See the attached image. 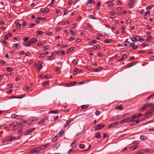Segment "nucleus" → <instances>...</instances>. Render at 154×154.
Returning <instances> with one entry per match:
<instances>
[{
  "label": "nucleus",
  "instance_id": "4",
  "mask_svg": "<svg viewBox=\"0 0 154 154\" xmlns=\"http://www.w3.org/2000/svg\"><path fill=\"white\" fill-rule=\"evenodd\" d=\"M95 2L93 0H88V2L85 4V6L87 7H91L92 6V4H94Z\"/></svg>",
  "mask_w": 154,
  "mask_h": 154
},
{
  "label": "nucleus",
  "instance_id": "28",
  "mask_svg": "<svg viewBox=\"0 0 154 154\" xmlns=\"http://www.w3.org/2000/svg\"><path fill=\"white\" fill-rule=\"evenodd\" d=\"M131 41L133 42H136L137 41H138V39L135 37H133L131 38Z\"/></svg>",
  "mask_w": 154,
  "mask_h": 154
},
{
  "label": "nucleus",
  "instance_id": "51",
  "mask_svg": "<svg viewBox=\"0 0 154 154\" xmlns=\"http://www.w3.org/2000/svg\"><path fill=\"white\" fill-rule=\"evenodd\" d=\"M4 5L2 2H0V9H2L4 8Z\"/></svg>",
  "mask_w": 154,
  "mask_h": 154
},
{
  "label": "nucleus",
  "instance_id": "3",
  "mask_svg": "<svg viewBox=\"0 0 154 154\" xmlns=\"http://www.w3.org/2000/svg\"><path fill=\"white\" fill-rule=\"evenodd\" d=\"M37 120L38 119L37 118H34L30 119L25 122L26 123L28 124H30L36 122Z\"/></svg>",
  "mask_w": 154,
  "mask_h": 154
},
{
  "label": "nucleus",
  "instance_id": "26",
  "mask_svg": "<svg viewBox=\"0 0 154 154\" xmlns=\"http://www.w3.org/2000/svg\"><path fill=\"white\" fill-rule=\"evenodd\" d=\"M76 143V142L74 141L71 143V146L72 148H74L76 146L75 145Z\"/></svg>",
  "mask_w": 154,
  "mask_h": 154
},
{
  "label": "nucleus",
  "instance_id": "21",
  "mask_svg": "<svg viewBox=\"0 0 154 154\" xmlns=\"http://www.w3.org/2000/svg\"><path fill=\"white\" fill-rule=\"evenodd\" d=\"M32 44L30 41H29L27 43L24 44V46L26 47H29Z\"/></svg>",
  "mask_w": 154,
  "mask_h": 154
},
{
  "label": "nucleus",
  "instance_id": "44",
  "mask_svg": "<svg viewBox=\"0 0 154 154\" xmlns=\"http://www.w3.org/2000/svg\"><path fill=\"white\" fill-rule=\"evenodd\" d=\"M19 137H12L10 136V140H16Z\"/></svg>",
  "mask_w": 154,
  "mask_h": 154
},
{
  "label": "nucleus",
  "instance_id": "27",
  "mask_svg": "<svg viewBox=\"0 0 154 154\" xmlns=\"http://www.w3.org/2000/svg\"><path fill=\"white\" fill-rule=\"evenodd\" d=\"M147 106L146 104L143 105V106L140 108V109L142 111H143L145 110V109L147 108Z\"/></svg>",
  "mask_w": 154,
  "mask_h": 154
},
{
  "label": "nucleus",
  "instance_id": "57",
  "mask_svg": "<svg viewBox=\"0 0 154 154\" xmlns=\"http://www.w3.org/2000/svg\"><path fill=\"white\" fill-rule=\"evenodd\" d=\"M57 136H55L54 138L52 139V141L53 142H55L57 140Z\"/></svg>",
  "mask_w": 154,
  "mask_h": 154
},
{
  "label": "nucleus",
  "instance_id": "53",
  "mask_svg": "<svg viewBox=\"0 0 154 154\" xmlns=\"http://www.w3.org/2000/svg\"><path fill=\"white\" fill-rule=\"evenodd\" d=\"M100 114V111H97L95 112V114L97 116H99Z\"/></svg>",
  "mask_w": 154,
  "mask_h": 154
},
{
  "label": "nucleus",
  "instance_id": "12",
  "mask_svg": "<svg viewBox=\"0 0 154 154\" xmlns=\"http://www.w3.org/2000/svg\"><path fill=\"white\" fill-rule=\"evenodd\" d=\"M11 117L15 119H19L21 118V116L20 115H17L15 114H13L11 115Z\"/></svg>",
  "mask_w": 154,
  "mask_h": 154
},
{
  "label": "nucleus",
  "instance_id": "9",
  "mask_svg": "<svg viewBox=\"0 0 154 154\" xmlns=\"http://www.w3.org/2000/svg\"><path fill=\"white\" fill-rule=\"evenodd\" d=\"M115 108L116 109H119L120 110H122L123 109V106L121 104L116 105Z\"/></svg>",
  "mask_w": 154,
  "mask_h": 154
},
{
  "label": "nucleus",
  "instance_id": "64",
  "mask_svg": "<svg viewBox=\"0 0 154 154\" xmlns=\"http://www.w3.org/2000/svg\"><path fill=\"white\" fill-rule=\"evenodd\" d=\"M2 43L5 46H7V42L5 40H3Z\"/></svg>",
  "mask_w": 154,
  "mask_h": 154
},
{
  "label": "nucleus",
  "instance_id": "23",
  "mask_svg": "<svg viewBox=\"0 0 154 154\" xmlns=\"http://www.w3.org/2000/svg\"><path fill=\"white\" fill-rule=\"evenodd\" d=\"M89 106V105H88V104L84 105L81 106L80 107L81 108V109H84L87 108Z\"/></svg>",
  "mask_w": 154,
  "mask_h": 154
},
{
  "label": "nucleus",
  "instance_id": "56",
  "mask_svg": "<svg viewBox=\"0 0 154 154\" xmlns=\"http://www.w3.org/2000/svg\"><path fill=\"white\" fill-rule=\"evenodd\" d=\"M45 122L42 119L38 123V125L42 124L44 123Z\"/></svg>",
  "mask_w": 154,
  "mask_h": 154
},
{
  "label": "nucleus",
  "instance_id": "40",
  "mask_svg": "<svg viewBox=\"0 0 154 154\" xmlns=\"http://www.w3.org/2000/svg\"><path fill=\"white\" fill-rule=\"evenodd\" d=\"M134 36L135 37H137V38H138V41H140L141 42H142L144 40V39L143 38H140L137 37L136 35H135Z\"/></svg>",
  "mask_w": 154,
  "mask_h": 154
},
{
  "label": "nucleus",
  "instance_id": "46",
  "mask_svg": "<svg viewBox=\"0 0 154 154\" xmlns=\"http://www.w3.org/2000/svg\"><path fill=\"white\" fill-rule=\"evenodd\" d=\"M100 46L99 45H97L96 46H94L93 47V48H94V49L95 50H96L97 49H99L100 48Z\"/></svg>",
  "mask_w": 154,
  "mask_h": 154
},
{
  "label": "nucleus",
  "instance_id": "7",
  "mask_svg": "<svg viewBox=\"0 0 154 154\" xmlns=\"http://www.w3.org/2000/svg\"><path fill=\"white\" fill-rule=\"evenodd\" d=\"M35 129L34 128H31L26 131L24 133V134L25 135H27L31 133L32 131Z\"/></svg>",
  "mask_w": 154,
  "mask_h": 154
},
{
  "label": "nucleus",
  "instance_id": "63",
  "mask_svg": "<svg viewBox=\"0 0 154 154\" xmlns=\"http://www.w3.org/2000/svg\"><path fill=\"white\" fill-rule=\"evenodd\" d=\"M75 38L74 37H71L69 38V40L70 41H72L74 40Z\"/></svg>",
  "mask_w": 154,
  "mask_h": 154
},
{
  "label": "nucleus",
  "instance_id": "32",
  "mask_svg": "<svg viewBox=\"0 0 154 154\" xmlns=\"http://www.w3.org/2000/svg\"><path fill=\"white\" fill-rule=\"evenodd\" d=\"M36 33L39 35H41L43 33V32L42 31H39L37 30L36 31Z\"/></svg>",
  "mask_w": 154,
  "mask_h": 154
},
{
  "label": "nucleus",
  "instance_id": "19",
  "mask_svg": "<svg viewBox=\"0 0 154 154\" xmlns=\"http://www.w3.org/2000/svg\"><path fill=\"white\" fill-rule=\"evenodd\" d=\"M138 147V146L137 145H133L131 147L130 149L131 150H134L137 148Z\"/></svg>",
  "mask_w": 154,
  "mask_h": 154
},
{
  "label": "nucleus",
  "instance_id": "15",
  "mask_svg": "<svg viewBox=\"0 0 154 154\" xmlns=\"http://www.w3.org/2000/svg\"><path fill=\"white\" fill-rule=\"evenodd\" d=\"M40 76L42 78H45V79H48L50 77V75H45L43 74H41V75Z\"/></svg>",
  "mask_w": 154,
  "mask_h": 154
},
{
  "label": "nucleus",
  "instance_id": "48",
  "mask_svg": "<svg viewBox=\"0 0 154 154\" xmlns=\"http://www.w3.org/2000/svg\"><path fill=\"white\" fill-rule=\"evenodd\" d=\"M88 17L89 19H97L94 17L93 15H89L88 16Z\"/></svg>",
  "mask_w": 154,
  "mask_h": 154
},
{
  "label": "nucleus",
  "instance_id": "50",
  "mask_svg": "<svg viewBox=\"0 0 154 154\" xmlns=\"http://www.w3.org/2000/svg\"><path fill=\"white\" fill-rule=\"evenodd\" d=\"M91 27V26L90 25V24H88L86 26H85L84 27V29H85V30H86L87 29V28H89V27Z\"/></svg>",
  "mask_w": 154,
  "mask_h": 154
},
{
  "label": "nucleus",
  "instance_id": "1",
  "mask_svg": "<svg viewBox=\"0 0 154 154\" xmlns=\"http://www.w3.org/2000/svg\"><path fill=\"white\" fill-rule=\"evenodd\" d=\"M125 116V115H118L117 116H115L112 118H111L110 121V122H113L115 121H117L120 120L122 118H123Z\"/></svg>",
  "mask_w": 154,
  "mask_h": 154
},
{
  "label": "nucleus",
  "instance_id": "33",
  "mask_svg": "<svg viewBox=\"0 0 154 154\" xmlns=\"http://www.w3.org/2000/svg\"><path fill=\"white\" fill-rule=\"evenodd\" d=\"M9 37H10V32L8 33L5 35L4 38L5 40H6Z\"/></svg>",
  "mask_w": 154,
  "mask_h": 154
},
{
  "label": "nucleus",
  "instance_id": "5",
  "mask_svg": "<svg viewBox=\"0 0 154 154\" xmlns=\"http://www.w3.org/2000/svg\"><path fill=\"white\" fill-rule=\"evenodd\" d=\"M105 126L104 124H99L95 126V128L94 130L95 131L100 130L104 128Z\"/></svg>",
  "mask_w": 154,
  "mask_h": 154
},
{
  "label": "nucleus",
  "instance_id": "45",
  "mask_svg": "<svg viewBox=\"0 0 154 154\" xmlns=\"http://www.w3.org/2000/svg\"><path fill=\"white\" fill-rule=\"evenodd\" d=\"M138 115L137 114H135L134 115H133L132 116V117L133 119V120H134L135 118H139V116H138Z\"/></svg>",
  "mask_w": 154,
  "mask_h": 154
},
{
  "label": "nucleus",
  "instance_id": "61",
  "mask_svg": "<svg viewBox=\"0 0 154 154\" xmlns=\"http://www.w3.org/2000/svg\"><path fill=\"white\" fill-rule=\"evenodd\" d=\"M152 8V6L151 5H149L146 8V10H150Z\"/></svg>",
  "mask_w": 154,
  "mask_h": 154
},
{
  "label": "nucleus",
  "instance_id": "60",
  "mask_svg": "<svg viewBox=\"0 0 154 154\" xmlns=\"http://www.w3.org/2000/svg\"><path fill=\"white\" fill-rule=\"evenodd\" d=\"M48 81H45L42 83V85L43 86L46 85L48 84Z\"/></svg>",
  "mask_w": 154,
  "mask_h": 154
},
{
  "label": "nucleus",
  "instance_id": "36",
  "mask_svg": "<svg viewBox=\"0 0 154 154\" xmlns=\"http://www.w3.org/2000/svg\"><path fill=\"white\" fill-rule=\"evenodd\" d=\"M49 114L51 113L52 114H55V113H58V112L57 111L53 110L49 112L48 113Z\"/></svg>",
  "mask_w": 154,
  "mask_h": 154
},
{
  "label": "nucleus",
  "instance_id": "29",
  "mask_svg": "<svg viewBox=\"0 0 154 154\" xmlns=\"http://www.w3.org/2000/svg\"><path fill=\"white\" fill-rule=\"evenodd\" d=\"M147 38L146 39V41L148 42L150 41L152 36L150 35H149L147 36Z\"/></svg>",
  "mask_w": 154,
  "mask_h": 154
},
{
  "label": "nucleus",
  "instance_id": "34",
  "mask_svg": "<svg viewBox=\"0 0 154 154\" xmlns=\"http://www.w3.org/2000/svg\"><path fill=\"white\" fill-rule=\"evenodd\" d=\"M103 69V67H100L99 68H96L94 69V71L95 72H98L100 71L102 69Z\"/></svg>",
  "mask_w": 154,
  "mask_h": 154
},
{
  "label": "nucleus",
  "instance_id": "39",
  "mask_svg": "<svg viewBox=\"0 0 154 154\" xmlns=\"http://www.w3.org/2000/svg\"><path fill=\"white\" fill-rule=\"evenodd\" d=\"M75 150L72 149H70L69 151L68 152V153L69 154H71L72 153L74 152Z\"/></svg>",
  "mask_w": 154,
  "mask_h": 154
},
{
  "label": "nucleus",
  "instance_id": "38",
  "mask_svg": "<svg viewBox=\"0 0 154 154\" xmlns=\"http://www.w3.org/2000/svg\"><path fill=\"white\" fill-rule=\"evenodd\" d=\"M6 64V63L5 61L4 60H0V64H1L2 65H4L5 66H6V65L5 64Z\"/></svg>",
  "mask_w": 154,
  "mask_h": 154
},
{
  "label": "nucleus",
  "instance_id": "31",
  "mask_svg": "<svg viewBox=\"0 0 154 154\" xmlns=\"http://www.w3.org/2000/svg\"><path fill=\"white\" fill-rule=\"evenodd\" d=\"M18 43H15L13 44V48L14 49H16L18 46Z\"/></svg>",
  "mask_w": 154,
  "mask_h": 154
},
{
  "label": "nucleus",
  "instance_id": "37",
  "mask_svg": "<svg viewBox=\"0 0 154 154\" xmlns=\"http://www.w3.org/2000/svg\"><path fill=\"white\" fill-rule=\"evenodd\" d=\"M45 56L44 53H42L39 54L38 55V57L39 58H41L44 57Z\"/></svg>",
  "mask_w": 154,
  "mask_h": 154
},
{
  "label": "nucleus",
  "instance_id": "30",
  "mask_svg": "<svg viewBox=\"0 0 154 154\" xmlns=\"http://www.w3.org/2000/svg\"><path fill=\"white\" fill-rule=\"evenodd\" d=\"M64 132V131L63 130H62L59 133V137H61Z\"/></svg>",
  "mask_w": 154,
  "mask_h": 154
},
{
  "label": "nucleus",
  "instance_id": "59",
  "mask_svg": "<svg viewBox=\"0 0 154 154\" xmlns=\"http://www.w3.org/2000/svg\"><path fill=\"white\" fill-rule=\"evenodd\" d=\"M69 32H70V33L72 35H74L75 34L74 32L71 30H70L69 31Z\"/></svg>",
  "mask_w": 154,
  "mask_h": 154
},
{
  "label": "nucleus",
  "instance_id": "54",
  "mask_svg": "<svg viewBox=\"0 0 154 154\" xmlns=\"http://www.w3.org/2000/svg\"><path fill=\"white\" fill-rule=\"evenodd\" d=\"M126 122H127V120L126 119H124L122 121H121L120 122V123L122 124V123H125Z\"/></svg>",
  "mask_w": 154,
  "mask_h": 154
},
{
  "label": "nucleus",
  "instance_id": "49",
  "mask_svg": "<svg viewBox=\"0 0 154 154\" xmlns=\"http://www.w3.org/2000/svg\"><path fill=\"white\" fill-rule=\"evenodd\" d=\"M79 147L81 149H83L85 148V145L84 144H80L79 145Z\"/></svg>",
  "mask_w": 154,
  "mask_h": 154
},
{
  "label": "nucleus",
  "instance_id": "42",
  "mask_svg": "<svg viewBox=\"0 0 154 154\" xmlns=\"http://www.w3.org/2000/svg\"><path fill=\"white\" fill-rule=\"evenodd\" d=\"M76 84V82H72L70 83V84L71 86H73L75 85Z\"/></svg>",
  "mask_w": 154,
  "mask_h": 154
},
{
  "label": "nucleus",
  "instance_id": "43",
  "mask_svg": "<svg viewBox=\"0 0 154 154\" xmlns=\"http://www.w3.org/2000/svg\"><path fill=\"white\" fill-rule=\"evenodd\" d=\"M21 26V24H20L18 23H17L16 24V29H18Z\"/></svg>",
  "mask_w": 154,
  "mask_h": 154
},
{
  "label": "nucleus",
  "instance_id": "52",
  "mask_svg": "<svg viewBox=\"0 0 154 154\" xmlns=\"http://www.w3.org/2000/svg\"><path fill=\"white\" fill-rule=\"evenodd\" d=\"M29 36L24 37L23 38V40L24 41L26 42L29 39Z\"/></svg>",
  "mask_w": 154,
  "mask_h": 154
},
{
  "label": "nucleus",
  "instance_id": "17",
  "mask_svg": "<svg viewBox=\"0 0 154 154\" xmlns=\"http://www.w3.org/2000/svg\"><path fill=\"white\" fill-rule=\"evenodd\" d=\"M74 48L73 47H72L67 49L66 52L67 54L69 53L70 52L72 51L74 49Z\"/></svg>",
  "mask_w": 154,
  "mask_h": 154
},
{
  "label": "nucleus",
  "instance_id": "25",
  "mask_svg": "<svg viewBox=\"0 0 154 154\" xmlns=\"http://www.w3.org/2000/svg\"><path fill=\"white\" fill-rule=\"evenodd\" d=\"M60 146V144L58 143L57 144L53 146V148L54 149H57L58 148V147Z\"/></svg>",
  "mask_w": 154,
  "mask_h": 154
},
{
  "label": "nucleus",
  "instance_id": "22",
  "mask_svg": "<svg viewBox=\"0 0 154 154\" xmlns=\"http://www.w3.org/2000/svg\"><path fill=\"white\" fill-rule=\"evenodd\" d=\"M72 121L71 120H68L64 124L63 127L64 128L66 127Z\"/></svg>",
  "mask_w": 154,
  "mask_h": 154
},
{
  "label": "nucleus",
  "instance_id": "6",
  "mask_svg": "<svg viewBox=\"0 0 154 154\" xmlns=\"http://www.w3.org/2000/svg\"><path fill=\"white\" fill-rule=\"evenodd\" d=\"M41 149V147L39 146L38 147H35L32 149L30 150V152L31 153H33L37 152L40 151Z\"/></svg>",
  "mask_w": 154,
  "mask_h": 154
},
{
  "label": "nucleus",
  "instance_id": "62",
  "mask_svg": "<svg viewBox=\"0 0 154 154\" xmlns=\"http://www.w3.org/2000/svg\"><path fill=\"white\" fill-rule=\"evenodd\" d=\"M143 150H141L140 151L138 152H137L136 153V154H142L143 153Z\"/></svg>",
  "mask_w": 154,
  "mask_h": 154
},
{
  "label": "nucleus",
  "instance_id": "14",
  "mask_svg": "<svg viewBox=\"0 0 154 154\" xmlns=\"http://www.w3.org/2000/svg\"><path fill=\"white\" fill-rule=\"evenodd\" d=\"M30 41L32 44L36 43L37 42V39L35 38H31Z\"/></svg>",
  "mask_w": 154,
  "mask_h": 154
},
{
  "label": "nucleus",
  "instance_id": "35",
  "mask_svg": "<svg viewBox=\"0 0 154 154\" xmlns=\"http://www.w3.org/2000/svg\"><path fill=\"white\" fill-rule=\"evenodd\" d=\"M112 40L111 39H106L104 40L103 42L105 43H109Z\"/></svg>",
  "mask_w": 154,
  "mask_h": 154
},
{
  "label": "nucleus",
  "instance_id": "8",
  "mask_svg": "<svg viewBox=\"0 0 154 154\" xmlns=\"http://www.w3.org/2000/svg\"><path fill=\"white\" fill-rule=\"evenodd\" d=\"M132 47L133 49H136L138 48L137 45H135V44L134 43H131L129 45L128 48H131Z\"/></svg>",
  "mask_w": 154,
  "mask_h": 154
},
{
  "label": "nucleus",
  "instance_id": "11",
  "mask_svg": "<svg viewBox=\"0 0 154 154\" xmlns=\"http://www.w3.org/2000/svg\"><path fill=\"white\" fill-rule=\"evenodd\" d=\"M57 54L60 56H64L65 55V52L63 50L58 51H57Z\"/></svg>",
  "mask_w": 154,
  "mask_h": 154
},
{
  "label": "nucleus",
  "instance_id": "47",
  "mask_svg": "<svg viewBox=\"0 0 154 154\" xmlns=\"http://www.w3.org/2000/svg\"><path fill=\"white\" fill-rule=\"evenodd\" d=\"M39 21L40 19L39 18V17H38L35 19V22L36 23H39Z\"/></svg>",
  "mask_w": 154,
  "mask_h": 154
},
{
  "label": "nucleus",
  "instance_id": "55",
  "mask_svg": "<svg viewBox=\"0 0 154 154\" xmlns=\"http://www.w3.org/2000/svg\"><path fill=\"white\" fill-rule=\"evenodd\" d=\"M134 59H135L134 57V56H131V57H129L128 58V60L130 61V60H134Z\"/></svg>",
  "mask_w": 154,
  "mask_h": 154
},
{
  "label": "nucleus",
  "instance_id": "2",
  "mask_svg": "<svg viewBox=\"0 0 154 154\" xmlns=\"http://www.w3.org/2000/svg\"><path fill=\"white\" fill-rule=\"evenodd\" d=\"M19 125L17 123H14L13 124L10 125V129L12 131H14L17 130L18 127Z\"/></svg>",
  "mask_w": 154,
  "mask_h": 154
},
{
  "label": "nucleus",
  "instance_id": "41",
  "mask_svg": "<svg viewBox=\"0 0 154 154\" xmlns=\"http://www.w3.org/2000/svg\"><path fill=\"white\" fill-rule=\"evenodd\" d=\"M127 122H129L133 121V119L132 118H128L126 119Z\"/></svg>",
  "mask_w": 154,
  "mask_h": 154
},
{
  "label": "nucleus",
  "instance_id": "10",
  "mask_svg": "<svg viewBox=\"0 0 154 154\" xmlns=\"http://www.w3.org/2000/svg\"><path fill=\"white\" fill-rule=\"evenodd\" d=\"M42 62H39L38 63V64L39 65V66H38L37 67V70L39 71L42 68L43 66L42 65Z\"/></svg>",
  "mask_w": 154,
  "mask_h": 154
},
{
  "label": "nucleus",
  "instance_id": "58",
  "mask_svg": "<svg viewBox=\"0 0 154 154\" xmlns=\"http://www.w3.org/2000/svg\"><path fill=\"white\" fill-rule=\"evenodd\" d=\"M54 57L52 56H49L48 57L47 59L48 60H51L52 59H54Z\"/></svg>",
  "mask_w": 154,
  "mask_h": 154
},
{
  "label": "nucleus",
  "instance_id": "13",
  "mask_svg": "<svg viewBox=\"0 0 154 154\" xmlns=\"http://www.w3.org/2000/svg\"><path fill=\"white\" fill-rule=\"evenodd\" d=\"M10 141V137H8L5 138L2 140V143H5V142H8Z\"/></svg>",
  "mask_w": 154,
  "mask_h": 154
},
{
  "label": "nucleus",
  "instance_id": "18",
  "mask_svg": "<svg viewBox=\"0 0 154 154\" xmlns=\"http://www.w3.org/2000/svg\"><path fill=\"white\" fill-rule=\"evenodd\" d=\"M97 42V40H93L89 42V45H93L94 44L96 43Z\"/></svg>",
  "mask_w": 154,
  "mask_h": 154
},
{
  "label": "nucleus",
  "instance_id": "16",
  "mask_svg": "<svg viewBox=\"0 0 154 154\" xmlns=\"http://www.w3.org/2000/svg\"><path fill=\"white\" fill-rule=\"evenodd\" d=\"M95 137L98 138L100 139L101 137L100 135V133L99 132H97L95 134Z\"/></svg>",
  "mask_w": 154,
  "mask_h": 154
},
{
  "label": "nucleus",
  "instance_id": "24",
  "mask_svg": "<svg viewBox=\"0 0 154 154\" xmlns=\"http://www.w3.org/2000/svg\"><path fill=\"white\" fill-rule=\"evenodd\" d=\"M41 11L43 13H45V12L48 13L49 11V9L48 8H47L45 10H41Z\"/></svg>",
  "mask_w": 154,
  "mask_h": 154
},
{
  "label": "nucleus",
  "instance_id": "20",
  "mask_svg": "<svg viewBox=\"0 0 154 154\" xmlns=\"http://www.w3.org/2000/svg\"><path fill=\"white\" fill-rule=\"evenodd\" d=\"M119 124L118 122H116L114 123H112L111 124L109 125V128H112V126H115Z\"/></svg>",
  "mask_w": 154,
  "mask_h": 154
}]
</instances>
